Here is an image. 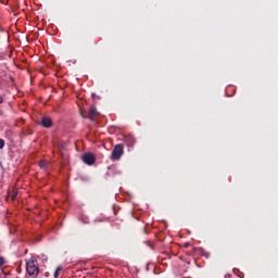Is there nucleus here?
<instances>
[{"label": "nucleus", "instance_id": "2", "mask_svg": "<svg viewBox=\"0 0 278 278\" xmlns=\"http://www.w3.org/2000/svg\"><path fill=\"white\" fill-rule=\"evenodd\" d=\"M124 153L125 148L123 144H116L111 153V160H118L119 157H123Z\"/></svg>", "mask_w": 278, "mask_h": 278}, {"label": "nucleus", "instance_id": "7", "mask_svg": "<svg viewBox=\"0 0 278 278\" xmlns=\"http://www.w3.org/2000/svg\"><path fill=\"white\" fill-rule=\"evenodd\" d=\"M60 270H62L61 267H58V268L55 269L54 275H53L54 278L60 277Z\"/></svg>", "mask_w": 278, "mask_h": 278}, {"label": "nucleus", "instance_id": "13", "mask_svg": "<svg viewBox=\"0 0 278 278\" xmlns=\"http://www.w3.org/2000/svg\"><path fill=\"white\" fill-rule=\"evenodd\" d=\"M92 97H94V93H92Z\"/></svg>", "mask_w": 278, "mask_h": 278}, {"label": "nucleus", "instance_id": "9", "mask_svg": "<svg viewBox=\"0 0 278 278\" xmlns=\"http://www.w3.org/2000/svg\"><path fill=\"white\" fill-rule=\"evenodd\" d=\"M5 147V141L3 139H0V149H3Z\"/></svg>", "mask_w": 278, "mask_h": 278}, {"label": "nucleus", "instance_id": "5", "mask_svg": "<svg viewBox=\"0 0 278 278\" xmlns=\"http://www.w3.org/2000/svg\"><path fill=\"white\" fill-rule=\"evenodd\" d=\"M97 106L92 105L89 109L87 118H89L90 121H94V118H97Z\"/></svg>", "mask_w": 278, "mask_h": 278}, {"label": "nucleus", "instance_id": "3", "mask_svg": "<svg viewBox=\"0 0 278 278\" xmlns=\"http://www.w3.org/2000/svg\"><path fill=\"white\" fill-rule=\"evenodd\" d=\"M83 162H85V164H88V166H92V164L97 162V156H94V154L90 152L85 153L83 155Z\"/></svg>", "mask_w": 278, "mask_h": 278}, {"label": "nucleus", "instance_id": "4", "mask_svg": "<svg viewBox=\"0 0 278 278\" xmlns=\"http://www.w3.org/2000/svg\"><path fill=\"white\" fill-rule=\"evenodd\" d=\"M37 125H41L42 127L49 129V127L53 126V121L50 117H42L41 121L37 123Z\"/></svg>", "mask_w": 278, "mask_h": 278}, {"label": "nucleus", "instance_id": "12", "mask_svg": "<svg viewBox=\"0 0 278 278\" xmlns=\"http://www.w3.org/2000/svg\"><path fill=\"white\" fill-rule=\"evenodd\" d=\"M16 199V195H13V200H15Z\"/></svg>", "mask_w": 278, "mask_h": 278}, {"label": "nucleus", "instance_id": "8", "mask_svg": "<svg viewBox=\"0 0 278 278\" xmlns=\"http://www.w3.org/2000/svg\"><path fill=\"white\" fill-rule=\"evenodd\" d=\"M39 166H40V168H46L47 167V163L45 161H41L39 163Z\"/></svg>", "mask_w": 278, "mask_h": 278}, {"label": "nucleus", "instance_id": "1", "mask_svg": "<svg viewBox=\"0 0 278 278\" xmlns=\"http://www.w3.org/2000/svg\"><path fill=\"white\" fill-rule=\"evenodd\" d=\"M26 270L29 275V277H36L37 275H40V267H38V261L36 260H29L26 262Z\"/></svg>", "mask_w": 278, "mask_h": 278}, {"label": "nucleus", "instance_id": "6", "mask_svg": "<svg viewBox=\"0 0 278 278\" xmlns=\"http://www.w3.org/2000/svg\"><path fill=\"white\" fill-rule=\"evenodd\" d=\"M135 144H136V137L129 135L128 136V147L134 148Z\"/></svg>", "mask_w": 278, "mask_h": 278}, {"label": "nucleus", "instance_id": "10", "mask_svg": "<svg viewBox=\"0 0 278 278\" xmlns=\"http://www.w3.org/2000/svg\"><path fill=\"white\" fill-rule=\"evenodd\" d=\"M3 264H5V258H3L2 256H0V268H1V266H3Z\"/></svg>", "mask_w": 278, "mask_h": 278}, {"label": "nucleus", "instance_id": "11", "mask_svg": "<svg viewBox=\"0 0 278 278\" xmlns=\"http://www.w3.org/2000/svg\"><path fill=\"white\" fill-rule=\"evenodd\" d=\"M4 99L3 96H0V104L3 103Z\"/></svg>", "mask_w": 278, "mask_h": 278}]
</instances>
